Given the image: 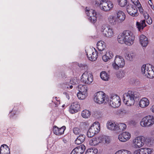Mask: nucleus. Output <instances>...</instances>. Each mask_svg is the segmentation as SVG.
<instances>
[{"label": "nucleus", "mask_w": 154, "mask_h": 154, "mask_svg": "<svg viewBox=\"0 0 154 154\" xmlns=\"http://www.w3.org/2000/svg\"><path fill=\"white\" fill-rule=\"evenodd\" d=\"M80 108V105L77 102H74L72 103L69 109V112L73 114L78 112Z\"/></svg>", "instance_id": "f3484780"}, {"label": "nucleus", "mask_w": 154, "mask_h": 154, "mask_svg": "<svg viewBox=\"0 0 154 154\" xmlns=\"http://www.w3.org/2000/svg\"><path fill=\"white\" fill-rule=\"evenodd\" d=\"M115 154H131V152L125 149H121L116 152Z\"/></svg>", "instance_id": "4c0bfd02"}, {"label": "nucleus", "mask_w": 154, "mask_h": 154, "mask_svg": "<svg viewBox=\"0 0 154 154\" xmlns=\"http://www.w3.org/2000/svg\"><path fill=\"white\" fill-rule=\"evenodd\" d=\"M10 148L6 144L2 145L0 148L1 154H10Z\"/></svg>", "instance_id": "412c9836"}, {"label": "nucleus", "mask_w": 154, "mask_h": 154, "mask_svg": "<svg viewBox=\"0 0 154 154\" xmlns=\"http://www.w3.org/2000/svg\"><path fill=\"white\" fill-rule=\"evenodd\" d=\"M144 154H150L153 152L152 149L148 148H143Z\"/></svg>", "instance_id": "ea45409f"}, {"label": "nucleus", "mask_w": 154, "mask_h": 154, "mask_svg": "<svg viewBox=\"0 0 154 154\" xmlns=\"http://www.w3.org/2000/svg\"><path fill=\"white\" fill-rule=\"evenodd\" d=\"M86 55L89 60L91 61L95 60L98 57L97 52H93L91 50L87 52Z\"/></svg>", "instance_id": "a211bd4d"}, {"label": "nucleus", "mask_w": 154, "mask_h": 154, "mask_svg": "<svg viewBox=\"0 0 154 154\" xmlns=\"http://www.w3.org/2000/svg\"><path fill=\"white\" fill-rule=\"evenodd\" d=\"M139 99V94L137 92L130 91L125 94L123 97L124 102L128 106L134 105Z\"/></svg>", "instance_id": "f03ea898"}, {"label": "nucleus", "mask_w": 154, "mask_h": 154, "mask_svg": "<svg viewBox=\"0 0 154 154\" xmlns=\"http://www.w3.org/2000/svg\"><path fill=\"white\" fill-rule=\"evenodd\" d=\"M147 23L149 25L151 24L152 23V20L151 17H148V19L146 20Z\"/></svg>", "instance_id": "de8ad7c7"}, {"label": "nucleus", "mask_w": 154, "mask_h": 154, "mask_svg": "<svg viewBox=\"0 0 154 154\" xmlns=\"http://www.w3.org/2000/svg\"><path fill=\"white\" fill-rule=\"evenodd\" d=\"M69 85H66V87L67 88H69Z\"/></svg>", "instance_id": "4d7b16f0"}, {"label": "nucleus", "mask_w": 154, "mask_h": 154, "mask_svg": "<svg viewBox=\"0 0 154 154\" xmlns=\"http://www.w3.org/2000/svg\"><path fill=\"white\" fill-rule=\"evenodd\" d=\"M85 148L84 145H81L74 149L70 154H82L84 152Z\"/></svg>", "instance_id": "dca6fc26"}, {"label": "nucleus", "mask_w": 154, "mask_h": 154, "mask_svg": "<svg viewBox=\"0 0 154 154\" xmlns=\"http://www.w3.org/2000/svg\"><path fill=\"white\" fill-rule=\"evenodd\" d=\"M126 10L128 13L133 17H136L138 15L137 9L136 5H128L126 6Z\"/></svg>", "instance_id": "f8f14e48"}, {"label": "nucleus", "mask_w": 154, "mask_h": 154, "mask_svg": "<svg viewBox=\"0 0 154 154\" xmlns=\"http://www.w3.org/2000/svg\"><path fill=\"white\" fill-rule=\"evenodd\" d=\"M117 77H119V78H122L123 77L122 76H117Z\"/></svg>", "instance_id": "5fc2aeb1"}, {"label": "nucleus", "mask_w": 154, "mask_h": 154, "mask_svg": "<svg viewBox=\"0 0 154 154\" xmlns=\"http://www.w3.org/2000/svg\"><path fill=\"white\" fill-rule=\"evenodd\" d=\"M125 58L128 60L132 61L135 58V54L133 53H126L125 55Z\"/></svg>", "instance_id": "7c9ffc66"}, {"label": "nucleus", "mask_w": 154, "mask_h": 154, "mask_svg": "<svg viewBox=\"0 0 154 154\" xmlns=\"http://www.w3.org/2000/svg\"><path fill=\"white\" fill-rule=\"evenodd\" d=\"M150 110L152 111L154 113V105H153L150 109Z\"/></svg>", "instance_id": "8fccbe9b"}, {"label": "nucleus", "mask_w": 154, "mask_h": 154, "mask_svg": "<svg viewBox=\"0 0 154 154\" xmlns=\"http://www.w3.org/2000/svg\"><path fill=\"white\" fill-rule=\"evenodd\" d=\"M134 36L131 31L125 30L120 33L118 36L117 40L118 42L121 44L125 43L126 45H130L134 43Z\"/></svg>", "instance_id": "f257e3e1"}, {"label": "nucleus", "mask_w": 154, "mask_h": 154, "mask_svg": "<svg viewBox=\"0 0 154 154\" xmlns=\"http://www.w3.org/2000/svg\"><path fill=\"white\" fill-rule=\"evenodd\" d=\"M77 82L76 81V80L74 79H72V80L70 81V83L72 85H75L77 83Z\"/></svg>", "instance_id": "09e8293b"}, {"label": "nucleus", "mask_w": 154, "mask_h": 154, "mask_svg": "<svg viewBox=\"0 0 154 154\" xmlns=\"http://www.w3.org/2000/svg\"><path fill=\"white\" fill-rule=\"evenodd\" d=\"M73 132L75 134H79L81 132L80 129L77 127L73 129Z\"/></svg>", "instance_id": "c03bdc74"}, {"label": "nucleus", "mask_w": 154, "mask_h": 154, "mask_svg": "<svg viewBox=\"0 0 154 154\" xmlns=\"http://www.w3.org/2000/svg\"><path fill=\"white\" fill-rule=\"evenodd\" d=\"M78 66L82 69H86L88 68V66L87 65L85 64H82V63H78Z\"/></svg>", "instance_id": "a18cd8bd"}, {"label": "nucleus", "mask_w": 154, "mask_h": 154, "mask_svg": "<svg viewBox=\"0 0 154 154\" xmlns=\"http://www.w3.org/2000/svg\"><path fill=\"white\" fill-rule=\"evenodd\" d=\"M149 104L148 100L146 98L142 99L139 103L140 106L142 108H145L147 107Z\"/></svg>", "instance_id": "b1692460"}, {"label": "nucleus", "mask_w": 154, "mask_h": 154, "mask_svg": "<svg viewBox=\"0 0 154 154\" xmlns=\"http://www.w3.org/2000/svg\"><path fill=\"white\" fill-rule=\"evenodd\" d=\"M105 94L103 91H100L95 93L94 100L95 101L99 104H100L103 103H106Z\"/></svg>", "instance_id": "1a4fd4ad"}, {"label": "nucleus", "mask_w": 154, "mask_h": 154, "mask_svg": "<svg viewBox=\"0 0 154 154\" xmlns=\"http://www.w3.org/2000/svg\"><path fill=\"white\" fill-rule=\"evenodd\" d=\"M107 127L109 130L116 131L117 124L113 122L108 121L107 124Z\"/></svg>", "instance_id": "bb28decb"}, {"label": "nucleus", "mask_w": 154, "mask_h": 154, "mask_svg": "<svg viewBox=\"0 0 154 154\" xmlns=\"http://www.w3.org/2000/svg\"><path fill=\"white\" fill-rule=\"evenodd\" d=\"M108 20L109 23L112 25H115L117 23L116 19L113 15L109 16L108 17Z\"/></svg>", "instance_id": "473e14b6"}, {"label": "nucleus", "mask_w": 154, "mask_h": 154, "mask_svg": "<svg viewBox=\"0 0 154 154\" xmlns=\"http://www.w3.org/2000/svg\"><path fill=\"white\" fill-rule=\"evenodd\" d=\"M101 79L104 81H107L109 79V75L105 71H102L100 74Z\"/></svg>", "instance_id": "2f4dec72"}, {"label": "nucleus", "mask_w": 154, "mask_h": 154, "mask_svg": "<svg viewBox=\"0 0 154 154\" xmlns=\"http://www.w3.org/2000/svg\"><path fill=\"white\" fill-rule=\"evenodd\" d=\"M101 31L104 36L106 37L110 38L113 35L114 33L112 29L108 26L103 25L102 27Z\"/></svg>", "instance_id": "9d476101"}, {"label": "nucleus", "mask_w": 154, "mask_h": 154, "mask_svg": "<svg viewBox=\"0 0 154 154\" xmlns=\"http://www.w3.org/2000/svg\"><path fill=\"white\" fill-rule=\"evenodd\" d=\"M113 56L112 53L111 51H107L106 54L102 57L103 60L105 62H107L111 59Z\"/></svg>", "instance_id": "393cba45"}, {"label": "nucleus", "mask_w": 154, "mask_h": 154, "mask_svg": "<svg viewBox=\"0 0 154 154\" xmlns=\"http://www.w3.org/2000/svg\"><path fill=\"white\" fill-rule=\"evenodd\" d=\"M85 136L83 134L79 135L75 140V143L77 145L82 143L85 140Z\"/></svg>", "instance_id": "a878e982"}, {"label": "nucleus", "mask_w": 154, "mask_h": 154, "mask_svg": "<svg viewBox=\"0 0 154 154\" xmlns=\"http://www.w3.org/2000/svg\"><path fill=\"white\" fill-rule=\"evenodd\" d=\"M135 0V1L136 2L135 3H134V4L135 5H137V6H139V7H138L139 8V11H140V12L141 13H143V8L141 7V6L140 7L141 5L139 3V2H138V0Z\"/></svg>", "instance_id": "a19ab883"}, {"label": "nucleus", "mask_w": 154, "mask_h": 154, "mask_svg": "<svg viewBox=\"0 0 154 154\" xmlns=\"http://www.w3.org/2000/svg\"><path fill=\"white\" fill-rule=\"evenodd\" d=\"M136 24L137 27L139 31L140 32H141L143 28L146 26L145 20H142L140 23L137 22Z\"/></svg>", "instance_id": "c756f323"}, {"label": "nucleus", "mask_w": 154, "mask_h": 154, "mask_svg": "<svg viewBox=\"0 0 154 154\" xmlns=\"http://www.w3.org/2000/svg\"><path fill=\"white\" fill-rule=\"evenodd\" d=\"M63 94H65L66 95V97L68 98V99H69V95L67 94V93L66 92H64L63 93Z\"/></svg>", "instance_id": "603ef678"}, {"label": "nucleus", "mask_w": 154, "mask_h": 154, "mask_svg": "<svg viewBox=\"0 0 154 154\" xmlns=\"http://www.w3.org/2000/svg\"><path fill=\"white\" fill-rule=\"evenodd\" d=\"M154 124V118L152 116H149L143 118L140 124L142 127L150 126Z\"/></svg>", "instance_id": "423d86ee"}, {"label": "nucleus", "mask_w": 154, "mask_h": 154, "mask_svg": "<svg viewBox=\"0 0 154 154\" xmlns=\"http://www.w3.org/2000/svg\"><path fill=\"white\" fill-rule=\"evenodd\" d=\"M85 11L87 16H89L88 19L90 22L94 23L97 20V14L94 10L92 9L89 10L87 7L85 8Z\"/></svg>", "instance_id": "6e6552de"}, {"label": "nucleus", "mask_w": 154, "mask_h": 154, "mask_svg": "<svg viewBox=\"0 0 154 154\" xmlns=\"http://www.w3.org/2000/svg\"><path fill=\"white\" fill-rule=\"evenodd\" d=\"M98 139L99 143L102 142L105 144H108L110 142L109 137L105 135L100 136L98 138Z\"/></svg>", "instance_id": "4be33fe9"}, {"label": "nucleus", "mask_w": 154, "mask_h": 154, "mask_svg": "<svg viewBox=\"0 0 154 154\" xmlns=\"http://www.w3.org/2000/svg\"><path fill=\"white\" fill-rule=\"evenodd\" d=\"M119 5L122 7H123L127 4V0H118Z\"/></svg>", "instance_id": "58836bf2"}, {"label": "nucleus", "mask_w": 154, "mask_h": 154, "mask_svg": "<svg viewBox=\"0 0 154 154\" xmlns=\"http://www.w3.org/2000/svg\"><path fill=\"white\" fill-rule=\"evenodd\" d=\"M102 113L100 111H97L95 113V116L97 118L99 117L102 116Z\"/></svg>", "instance_id": "49530a36"}, {"label": "nucleus", "mask_w": 154, "mask_h": 154, "mask_svg": "<svg viewBox=\"0 0 154 154\" xmlns=\"http://www.w3.org/2000/svg\"><path fill=\"white\" fill-rule=\"evenodd\" d=\"M87 93H82L79 92L77 94L78 98L80 100H83L87 96Z\"/></svg>", "instance_id": "f704fd0d"}, {"label": "nucleus", "mask_w": 154, "mask_h": 154, "mask_svg": "<svg viewBox=\"0 0 154 154\" xmlns=\"http://www.w3.org/2000/svg\"><path fill=\"white\" fill-rule=\"evenodd\" d=\"M78 87L79 92L84 93H87L88 89L86 86L79 85Z\"/></svg>", "instance_id": "72a5a7b5"}, {"label": "nucleus", "mask_w": 154, "mask_h": 154, "mask_svg": "<svg viewBox=\"0 0 154 154\" xmlns=\"http://www.w3.org/2000/svg\"><path fill=\"white\" fill-rule=\"evenodd\" d=\"M98 152L97 149L95 148H91L88 149L86 152V154H96Z\"/></svg>", "instance_id": "c9c22d12"}, {"label": "nucleus", "mask_w": 154, "mask_h": 154, "mask_svg": "<svg viewBox=\"0 0 154 154\" xmlns=\"http://www.w3.org/2000/svg\"><path fill=\"white\" fill-rule=\"evenodd\" d=\"M113 7V5L111 2L105 0L102 5H101L100 8L105 11H110Z\"/></svg>", "instance_id": "ddd939ff"}, {"label": "nucleus", "mask_w": 154, "mask_h": 154, "mask_svg": "<svg viewBox=\"0 0 154 154\" xmlns=\"http://www.w3.org/2000/svg\"><path fill=\"white\" fill-rule=\"evenodd\" d=\"M66 127L64 126L59 128L56 126H54L53 128V131L54 134L56 135H59L63 133Z\"/></svg>", "instance_id": "aec40b11"}, {"label": "nucleus", "mask_w": 154, "mask_h": 154, "mask_svg": "<svg viewBox=\"0 0 154 154\" xmlns=\"http://www.w3.org/2000/svg\"><path fill=\"white\" fill-rule=\"evenodd\" d=\"M106 101L108 102L109 104L114 108L119 107L121 105V100L120 97L114 94L110 95L109 97L106 98Z\"/></svg>", "instance_id": "7ed1b4c3"}, {"label": "nucleus", "mask_w": 154, "mask_h": 154, "mask_svg": "<svg viewBox=\"0 0 154 154\" xmlns=\"http://www.w3.org/2000/svg\"><path fill=\"white\" fill-rule=\"evenodd\" d=\"M141 72L148 78L152 79L154 77V67L150 64L143 65L141 67Z\"/></svg>", "instance_id": "20e7f679"}, {"label": "nucleus", "mask_w": 154, "mask_h": 154, "mask_svg": "<svg viewBox=\"0 0 154 154\" xmlns=\"http://www.w3.org/2000/svg\"><path fill=\"white\" fill-rule=\"evenodd\" d=\"M97 48L99 51H101L103 50L106 48V44L102 41H98L97 44Z\"/></svg>", "instance_id": "c85d7f7f"}, {"label": "nucleus", "mask_w": 154, "mask_h": 154, "mask_svg": "<svg viewBox=\"0 0 154 154\" xmlns=\"http://www.w3.org/2000/svg\"><path fill=\"white\" fill-rule=\"evenodd\" d=\"M91 115L90 112L88 110H84L82 112V116L85 118H87L90 117Z\"/></svg>", "instance_id": "e433bc0d"}, {"label": "nucleus", "mask_w": 154, "mask_h": 154, "mask_svg": "<svg viewBox=\"0 0 154 154\" xmlns=\"http://www.w3.org/2000/svg\"><path fill=\"white\" fill-rule=\"evenodd\" d=\"M133 144L134 147L139 148L142 147L144 144L142 137L138 136L133 140Z\"/></svg>", "instance_id": "4468645a"}, {"label": "nucleus", "mask_w": 154, "mask_h": 154, "mask_svg": "<svg viewBox=\"0 0 154 154\" xmlns=\"http://www.w3.org/2000/svg\"><path fill=\"white\" fill-rule=\"evenodd\" d=\"M125 64L123 58L121 56L117 55L115 58L114 63L112 64V66L114 69L118 70L119 67H123Z\"/></svg>", "instance_id": "0eeeda50"}, {"label": "nucleus", "mask_w": 154, "mask_h": 154, "mask_svg": "<svg viewBox=\"0 0 154 154\" xmlns=\"http://www.w3.org/2000/svg\"><path fill=\"white\" fill-rule=\"evenodd\" d=\"M143 148H141L134 151V154H144Z\"/></svg>", "instance_id": "79ce46f5"}, {"label": "nucleus", "mask_w": 154, "mask_h": 154, "mask_svg": "<svg viewBox=\"0 0 154 154\" xmlns=\"http://www.w3.org/2000/svg\"><path fill=\"white\" fill-rule=\"evenodd\" d=\"M140 42L143 47H145L149 43L148 38L143 34L140 35L139 37Z\"/></svg>", "instance_id": "6ab92c4d"}, {"label": "nucleus", "mask_w": 154, "mask_h": 154, "mask_svg": "<svg viewBox=\"0 0 154 154\" xmlns=\"http://www.w3.org/2000/svg\"><path fill=\"white\" fill-rule=\"evenodd\" d=\"M131 137V134L128 132H124L118 136L119 140L121 142H125L128 140Z\"/></svg>", "instance_id": "2eb2a0df"}, {"label": "nucleus", "mask_w": 154, "mask_h": 154, "mask_svg": "<svg viewBox=\"0 0 154 154\" xmlns=\"http://www.w3.org/2000/svg\"><path fill=\"white\" fill-rule=\"evenodd\" d=\"M72 87H73V86L72 85L69 86V88H70V89L72 88Z\"/></svg>", "instance_id": "864d4df0"}, {"label": "nucleus", "mask_w": 154, "mask_h": 154, "mask_svg": "<svg viewBox=\"0 0 154 154\" xmlns=\"http://www.w3.org/2000/svg\"><path fill=\"white\" fill-rule=\"evenodd\" d=\"M93 81V75L90 73L85 72L81 76V81L86 84H90Z\"/></svg>", "instance_id": "9b49d317"}, {"label": "nucleus", "mask_w": 154, "mask_h": 154, "mask_svg": "<svg viewBox=\"0 0 154 154\" xmlns=\"http://www.w3.org/2000/svg\"><path fill=\"white\" fill-rule=\"evenodd\" d=\"M100 126L99 122H94L90 127L88 131L87 136L91 138L98 133L100 131Z\"/></svg>", "instance_id": "39448f33"}, {"label": "nucleus", "mask_w": 154, "mask_h": 154, "mask_svg": "<svg viewBox=\"0 0 154 154\" xmlns=\"http://www.w3.org/2000/svg\"><path fill=\"white\" fill-rule=\"evenodd\" d=\"M97 14V17L98 16V17H99V16H99V15H100V14Z\"/></svg>", "instance_id": "6e6d98bb"}, {"label": "nucleus", "mask_w": 154, "mask_h": 154, "mask_svg": "<svg viewBox=\"0 0 154 154\" xmlns=\"http://www.w3.org/2000/svg\"><path fill=\"white\" fill-rule=\"evenodd\" d=\"M63 94H65L66 95V97L68 98V99H69V95L67 94V93L66 92H64L63 93Z\"/></svg>", "instance_id": "3c124183"}, {"label": "nucleus", "mask_w": 154, "mask_h": 154, "mask_svg": "<svg viewBox=\"0 0 154 154\" xmlns=\"http://www.w3.org/2000/svg\"><path fill=\"white\" fill-rule=\"evenodd\" d=\"M116 16L120 22L124 21L126 17L125 14L121 11H119L116 12Z\"/></svg>", "instance_id": "5701e85b"}, {"label": "nucleus", "mask_w": 154, "mask_h": 154, "mask_svg": "<svg viewBox=\"0 0 154 154\" xmlns=\"http://www.w3.org/2000/svg\"><path fill=\"white\" fill-rule=\"evenodd\" d=\"M105 0H96L95 4H97V6H100V8L101 5H102V3H103Z\"/></svg>", "instance_id": "37998d69"}, {"label": "nucleus", "mask_w": 154, "mask_h": 154, "mask_svg": "<svg viewBox=\"0 0 154 154\" xmlns=\"http://www.w3.org/2000/svg\"><path fill=\"white\" fill-rule=\"evenodd\" d=\"M126 125L124 123H119L117 124L116 131L120 132L125 130L126 128Z\"/></svg>", "instance_id": "cd10ccee"}]
</instances>
